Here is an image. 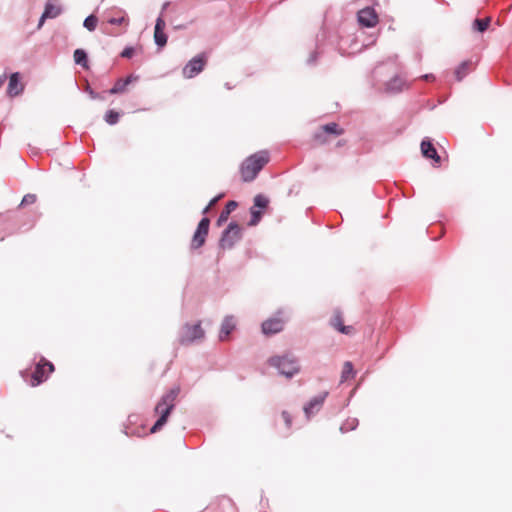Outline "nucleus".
Returning a JSON list of instances; mask_svg holds the SVG:
<instances>
[{
    "label": "nucleus",
    "instance_id": "obj_34",
    "mask_svg": "<svg viewBox=\"0 0 512 512\" xmlns=\"http://www.w3.org/2000/svg\"><path fill=\"white\" fill-rule=\"evenodd\" d=\"M426 81L434 80L435 77L432 74H426L423 76Z\"/></svg>",
    "mask_w": 512,
    "mask_h": 512
},
{
    "label": "nucleus",
    "instance_id": "obj_18",
    "mask_svg": "<svg viewBox=\"0 0 512 512\" xmlns=\"http://www.w3.org/2000/svg\"><path fill=\"white\" fill-rule=\"evenodd\" d=\"M137 80H138V76H135V75H129L125 79H118L115 82L114 86L109 90V93L112 95L124 93L126 91V87L130 83L137 81Z\"/></svg>",
    "mask_w": 512,
    "mask_h": 512
},
{
    "label": "nucleus",
    "instance_id": "obj_17",
    "mask_svg": "<svg viewBox=\"0 0 512 512\" xmlns=\"http://www.w3.org/2000/svg\"><path fill=\"white\" fill-rule=\"evenodd\" d=\"M236 323L233 316H227L221 324L219 331L220 341H226L229 338L230 333L235 329Z\"/></svg>",
    "mask_w": 512,
    "mask_h": 512
},
{
    "label": "nucleus",
    "instance_id": "obj_36",
    "mask_svg": "<svg viewBox=\"0 0 512 512\" xmlns=\"http://www.w3.org/2000/svg\"><path fill=\"white\" fill-rule=\"evenodd\" d=\"M344 143H345L344 141H343V142H342V141H339V142H338V145H343Z\"/></svg>",
    "mask_w": 512,
    "mask_h": 512
},
{
    "label": "nucleus",
    "instance_id": "obj_23",
    "mask_svg": "<svg viewBox=\"0 0 512 512\" xmlns=\"http://www.w3.org/2000/svg\"><path fill=\"white\" fill-rule=\"evenodd\" d=\"M73 57L76 64L81 65L85 69L88 68L87 54L83 49H76Z\"/></svg>",
    "mask_w": 512,
    "mask_h": 512
},
{
    "label": "nucleus",
    "instance_id": "obj_20",
    "mask_svg": "<svg viewBox=\"0 0 512 512\" xmlns=\"http://www.w3.org/2000/svg\"><path fill=\"white\" fill-rule=\"evenodd\" d=\"M107 22L111 25H119L124 26V28H127L129 26V18L127 17L125 11L118 9L115 12V15L108 18ZM126 29H124V32Z\"/></svg>",
    "mask_w": 512,
    "mask_h": 512
},
{
    "label": "nucleus",
    "instance_id": "obj_2",
    "mask_svg": "<svg viewBox=\"0 0 512 512\" xmlns=\"http://www.w3.org/2000/svg\"><path fill=\"white\" fill-rule=\"evenodd\" d=\"M269 162L267 151H259L247 157L240 167V173L244 182H250L255 179L262 168Z\"/></svg>",
    "mask_w": 512,
    "mask_h": 512
},
{
    "label": "nucleus",
    "instance_id": "obj_10",
    "mask_svg": "<svg viewBox=\"0 0 512 512\" xmlns=\"http://www.w3.org/2000/svg\"><path fill=\"white\" fill-rule=\"evenodd\" d=\"M209 225H210V220L208 218L205 217V218L201 219V221L199 222L197 229L192 237L191 249H194V250L199 249L200 247H202L205 244L206 237L209 232Z\"/></svg>",
    "mask_w": 512,
    "mask_h": 512
},
{
    "label": "nucleus",
    "instance_id": "obj_35",
    "mask_svg": "<svg viewBox=\"0 0 512 512\" xmlns=\"http://www.w3.org/2000/svg\"><path fill=\"white\" fill-rule=\"evenodd\" d=\"M7 77L5 74H3L2 76H0V88L2 87V85L5 83Z\"/></svg>",
    "mask_w": 512,
    "mask_h": 512
},
{
    "label": "nucleus",
    "instance_id": "obj_8",
    "mask_svg": "<svg viewBox=\"0 0 512 512\" xmlns=\"http://www.w3.org/2000/svg\"><path fill=\"white\" fill-rule=\"evenodd\" d=\"M241 231L242 229L237 223L231 222L220 239L221 248L231 249L241 239Z\"/></svg>",
    "mask_w": 512,
    "mask_h": 512
},
{
    "label": "nucleus",
    "instance_id": "obj_21",
    "mask_svg": "<svg viewBox=\"0 0 512 512\" xmlns=\"http://www.w3.org/2000/svg\"><path fill=\"white\" fill-rule=\"evenodd\" d=\"M238 204L235 201H229L225 208L222 210L218 220L217 225L221 226L224 222H226L229 218V215L237 208Z\"/></svg>",
    "mask_w": 512,
    "mask_h": 512
},
{
    "label": "nucleus",
    "instance_id": "obj_25",
    "mask_svg": "<svg viewBox=\"0 0 512 512\" xmlns=\"http://www.w3.org/2000/svg\"><path fill=\"white\" fill-rule=\"evenodd\" d=\"M269 204V199L264 195L258 194L254 197L253 207L260 210H265Z\"/></svg>",
    "mask_w": 512,
    "mask_h": 512
},
{
    "label": "nucleus",
    "instance_id": "obj_15",
    "mask_svg": "<svg viewBox=\"0 0 512 512\" xmlns=\"http://www.w3.org/2000/svg\"><path fill=\"white\" fill-rule=\"evenodd\" d=\"M327 396V393H323L312 398L309 403L304 407V413L306 417L309 419L315 412L319 411L321 406L324 403V400Z\"/></svg>",
    "mask_w": 512,
    "mask_h": 512
},
{
    "label": "nucleus",
    "instance_id": "obj_13",
    "mask_svg": "<svg viewBox=\"0 0 512 512\" xmlns=\"http://www.w3.org/2000/svg\"><path fill=\"white\" fill-rule=\"evenodd\" d=\"M62 12L61 7L56 4L54 0H48L44 12L40 18L38 28H41L46 19H53L59 16Z\"/></svg>",
    "mask_w": 512,
    "mask_h": 512
},
{
    "label": "nucleus",
    "instance_id": "obj_3",
    "mask_svg": "<svg viewBox=\"0 0 512 512\" xmlns=\"http://www.w3.org/2000/svg\"><path fill=\"white\" fill-rule=\"evenodd\" d=\"M269 366L276 368L282 375L290 378L297 374L300 370L295 357L291 354L283 356H272L267 360Z\"/></svg>",
    "mask_w": 512,
    "mask_h": 512
},
{
    "label": "nucleus",
    "instance_id": "obj_1",
    "mask_svg": "<svg viewBox=\"0 0 512 512\" xmlns=\"http://www.w3.org/2000/svg\"><path fill=\"white\" fill-rule=\"evenodd\" d=\"M179 394L178 388H173L162 396L160 401L155 407V413L159 415L158 420L152 426L150 432L156 433L159 431L167 422L168 416L175 407V401Z\"/></svg>",
    "mask_w": 512,
    "mask_h": 512
},
{
    "label": "nucleus",
    "instance_id": "obj_9",
    "mask_svg": "<svg viewBox=\"0 0 512 512\" xmlns=\"http://www.w3.org/2000/svg\"><path fill=\"white\" fill-rule=\"evenodd\" d=\"M204 337V330L202 329L200 323L190 325L186 324L182 328L180 343L183 345H188L194 342L195 340L202 339Z\"/></svg>",
    "mask_w": 512,
    "mask_h": 512
},
{
    "label": "nucleus",
    "instance_id": "obj_5",
    "mask_svg": "<svg viewBox=\"0 0 512 512\" xmlns=\"http://www.w3.org/2000/svg\"><path fill=\"white\" fill-rule=\"evenodd\" d=\"M53 371L54 365L47 361L45 358H42L32 373L30 385L35 387L43 383L48 378L49 374H51Z\"/></svg>",
    "mask_w": 512,
    "mask_h": 512
},
{
    "label": "nucleus",
    "instance_id": "obj_7",
    "mask_svg": "<svg viewBox=\"0 0 512 512\" xmlns=\"http://www.w3.org/2000/svg\"><path fill=\"white\" fill-rule=\"evenodd\" d=\"M286 318L283 312L279 311L276 316L268 318L261 325V331L266 336H271L284 329Z\"/></svg>",
    "mask_w": 512,
    "mask_h": 512
},
{
    "label": "nucleus",
    "instance_id": "obj_16",
    "mask_svg": "<svg viewBox=\"0 0 512 512\" xmlns=\"http://www.w3.org/2000/svg\"><path fill=\"white\" fill-rule=\"evenodd\" d=\"M20 74L18 72L13 73L10 76L7 93L10 97L18 96L24 89V85L19 80Z\"/></svg>",
    "mask_w": 512,
    "mask_h": 512
},
{
    "label": "nucleus",
    "instance_id": "obj_31",
    "mask_svg": "<svg viewBox=\"0 0 512 512\" xmlns=\"http://www.w3.org/2000/svg\"><path fill=\"white\" fill-rule=\"evenodd\" d=\"M282 418L287 426V428H290L292 425V417L287 411L282 412Z\"/></svg>",
    "mask_w": 512,
    "mask_h": 512
},
{
    "label": "nucleus",
    "instance_id": "obj_6",
    "mask_svg": "<svg viewBox=\"0 0 512 512\" xmlns=\"http://www.w3.org/2000/svg\"><path fill=\"white\" fill-rule=\"evenodd\" d=\"M207 64V57L205 53H201L192 58L182 69L184 78L191 79L204 70Z\"/></svg>",
    "mask_w": 512,
    "mask_h": 512
},
{
    "label": "nucleus",
    "instance_id": "obj_24",
    "mask_svg": "<svg viewBox=\"0 0 512 512\" xmlns=\"http://www.w3.org/2000/svg\"><path fill=\"white\" fill-rule=\"evenodd\" d=\"M490 22H491L490 17H486L484 19H475L473 22V29L475 31L483 33L484 31H486L488 29Z\"/></svg>",
    "mask_w": 512,
    "mask_h": 512
},
{
    "label": "nucleus",
    "instance_id": "obj_4",
    "mask_svg": "<svg viewBox=\"0 0 512 512\" xmlns=\"http://www.w3.org/2000/svg\"><path fill=\"white\" fill-rule=\"evenodd\" d=\"M344 133V129L337 123L331 122L320 126L313 138L317 144L323 145L330 141V137H338Z\"/></svg>",
    "mask_w": 512,
    "mask_h": 512
},
{
    "label": "nucleus",
    "instance_id": "obj_29",
    "mask_svg": "<svg viewBox=\"0 0 512 512\" xmlns=\"http://www.w3.org/2000/svg\"><path fill=\"white\" fill-rule=\"evenodd\" d=\"M119 117H120V114L118 112H116L114 110H109L105 114V121L110 125H114L118 122Z\"/></svg>",
    "mask_w": 512,
    "mask_h": 512
},
{
    "label": "nucleus",
    "instance_id": "obj_22",
    "mask_svg": "<svg viewBox=\"0 0 512 512\" xmlns=\"http://www.w3.org/2000/svg\"><path fill=\"white\" fill-rule=\"evenodd\" d=\"M355 376V372L353 369V364L350 361H346L343 364L342 373H341V382H345L349 379H352Z\"/></svg>",
    "mask_w": 512,
    "mask_h": 512
},
{
    "label": "nucleus",
    "instance_id": "obj_28",
    "mask_svg": "<svg viewBox=\"0 0 512 512\" xmlns=\"http://www.w3.org/2000/svg\"><path fill=\"white\" fill-rule=\"evenodd\" d=\"M98 24V18L95 15H90L84 20V27L89 31H94Z\"/></svg>",
    "mask_w": 512,
    "mask_h": 512
},
{
    "label": "nucleus",
    "instance_id": "obj_27",
    "mask_svg": "<svg viewBox=\"0 0 512 512\" xmlns=\"http://www.w3.org/2000/svg\"><path fill=\"white\" fill-rule=\"evenodd\" d=\"M250 212H251V219L248 224L250 226H255L259 223V221L262 217L263 211L260 209H256L255 207L252 206L250 209Z\"/></svg>",
    "mask_w": 512,
    "mask_h": 512
},
{
    "label": "nucleus",
    "instance_id": "obj_11",
    "mask_svg": "<svg viewBox=\"0 0 512 512\" xmlns=\"http://www.w3.org/2000/svg\"><path fill=\"white\" fill-rule=\"evenodd\" d=\"M358 21L365 27H374L378 23V16L374 9L366 7L358 12Z\"/></svg>",
    "mask_w": 512,
    "mask_h": 512
},
{
    "label": "nucleus",
    "instance_id": "obj_14",
    "mask_svg": "<svg viewBox=\"0 0 512 512\" xmlns=\"http://www.w3.org/2000/svg\"><path fill=\"white\" fill-rule=\"evenodd\" d=\"M166 23L162 17H158L154 29V40L159 47H164L167 43V35L164 32Z\"/></svg>",
    "mask_w": 512,
    "mask_h": 512
},
{
    "label": "nucleus",
    "instance_id": "obj_30",
    "mask_svg": "<svg viewBox=\"0 0 512 512\" xmlns=\"http://www.w3.org/2000/svg\"><path fill=\"white\" fill-rule=\"evenodd\" d=\"M36 201V195L34 194H27L23 197L21 204L22 205H28L33 204Z\"/></svg>",
    "mask_w": 512,
    "mask_h": 512
},
{
    "label": "nucleus",
    "instance_id": "obj_33",
    "mask_svg": "<svg viewBox=\"0 0 512 512\" xmlns=\"http://www.w3.org/2000/svg\"><path fill=\"white\" fill-rule=\"evenodd\" d=\"M133 54H134V49L132 47H127L122 51L121 56L124 58H130V57H132Z\"/></svg>",
    "mask_w": 512,
    "mask_h": 512
},
{
    "label": "nucleus",
    "instance_id": "obj_12",
    "mask_svg": "<svg viewBox=\"0 0 512 512\" xmlns=\"http://www.w3.org/2000/svg\"><path fill=\"white\" fill-rule=\"evenodd\" d=\"M343 314L340 310H335L330 319V325L342 334L350 335L354 332L353 326H345L343 324Z\"/></svg>",
    "mask_w": 512,
    "mask_h": 512
},
{
    "label": "nucleus",
    "instance_id": "obj_19",
    "mask_svg": "<svg viewBox=\"0 0 512 512\" xmlns=\"http://www.w3.org/2000/svg\"><path fill=\"white\" fill-rule=\"evenodd\" d=\"M421 152L424 157L433 159L436 163L440 162V157H439L434 145L429 140L422 141Z\"/></svg>",
    "mask_w": 512,
    "mask_h": 512
},
{
    "label": "nucleus",
    "instance_id": "obj_32",
    "mask_svg": "<svg viewBox=\"0 0 512 512\" xmlns=\"http://www.w3.org/2000/svg\"><path fill=\"white\" fill-rule=\"evenodd\" d=\"M222 197V195H219L215 198H213L209 204L204 208L203 213L206 214L208 211L219 201V199Z\"/></svg>",
    "mask_w": 512,
    "mask_h": 512
},
{
    "label": "nucleus",
    "instance_id": "obj_26",
    "mask_svg": "<svg viewBox=\"0 0 512 512\" xmlns=\"http://www.w3.org/2000/svg\"><path fill=\"white\" fill-rule=\"evenodd\" d=\"M469 62H462L455 70V76L458 81H461L468 73Z\"/></svg>",
    "mask_w": 512,
    "mask_h": 512
}]
</instances>
